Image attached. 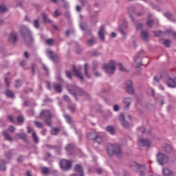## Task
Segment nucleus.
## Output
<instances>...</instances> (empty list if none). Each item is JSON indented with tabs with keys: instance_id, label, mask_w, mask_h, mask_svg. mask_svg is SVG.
Wrapping results in <instances>:
<instances>
[{
	"instance_id": "obj_1",
	"label": "nucleus",
	"mask_w": 176,
	"mask_h": 176,
	"mask_svg": "<svg viewBox=\"0 0 176 176\" xmlns=\"http://www.w3.org/2000/svg\"><path fill=\"white\" fill-rule=\"evenodd\" d=\"M20 31L28 46L32 45V42H34V39L32 38V35H31V32H30V30L27 27L23 25L21 26Z\"/></svg>"
},
{
	"instance_id": "obj_2",
	"label": "nucleus",
	"mask_w": 176,
	"mask_h": 176,
	"mask_svg": "<svg viewBox=\"0 0 176 176\" xmlns=\"http://www.w3.org/2000/svg\"><path fill=\"white\" fill-rule=\"evenodd\" d=\"M107 153L109 156H118V157H122V148H120V145L119 144H109L107 147Z\"/></svg>"
},
{
	"instance_id": "obj_3",
	"label": "nucleus",
	"mask_w": 176,
	"mask_h": 176,
	"mask_svg": "<svg viewBox=\"0 0 176 176\" xmlns=\"http://www.w3.org/2000/svg\"><path fill=\"white\" fill-rule=\"evenodd\" d=\"M104 71L109 75H113L116 71V66L115 65V60H110L109 63L104 64L103 67Z\"/></svg>"
},
{
	"instance_id": "obj_4",
	"label": "nucleus",
	"mask_w": 176,
	"mask_h": 176,
	"mask_svg": "<svg viewBox=\"0 0 176 176\" xmlns=\"http://www.w3.org/2000/svg\"><path fill=\"white\" fill-rule=\"evenodd\" d=\"M132 167H134L135 171L140 173V176H144L145 174V170H146V166L145 165H140L135 162H132Z\"/></svg>"
},
{
	"instance_id": "obj_5",
	"label": "nucleus",
	"mask_w": 176,
	"mask_h": 176,
	"mask_svg": "<svg viewBox=\"0 0 176 176\" xmlns=\"http://www.w3.org/2000/svg\"><path fill=\"white\" fill-rule=\"evenodd\" d=\"M68 90L70 94H72L75 97H76V96H86V92L85 90L80 88H78L75 86H73L72 89L68 88Z\"/></svg>"
},
{
	"instance_id": "obj_6",
	"label": "nucleus",
	"mask_w": 176,
	"mask_h": 176,
	"mask_svg": "<svg viewBox=\"0 0 176 176\" xmlns=\"http://www.w3.org/2000/svg\"><path fill=\"white\" fill-rule=\"evenodd\" d=\"M72 166V163L71 161L66 160H62L60 162V166L63 170H65V171H68L69 168H71V166Z\"/></svg>"
},
{
	"instance_id": "obj_7",
	"label": "nucleus",
	"mask_w": 176,
	"mask_h": 176,
	"mask_svg": "<svg viewBox=\"0 0 176 176\" xmlns=\"http://www.w3.org/2000/svg\"><path fill=\"white\" fill-rule=\"evenodd\" d=\"M157 159L158 163L160 164H166V163H168V157L163 153H158L157 155Z\"/></svg>"
},
{
	"instance_id": "obj_8",
	"label": "nucleus",
	"mask_w": 176,
	"mask_h": 176,
	"mask_svg": "<svg viewBox=\"0 0 176 176\" xmlns=\"http://www.w3.org/2000/svg\"><path fill=\"white\" fill-rule=\"evenodd\" d=\"M125 89L129 94H134V89L133 88V82L127 80L125 83Z\"/></svg>"
},
{
	"instance_id": "obj_9",
	"label": "nucleus",
	"mask_w": 176,
	"mask_h": 176,
	"mask_svg": "<svg viewBox=\"0 0 176 176\" xmlns=\"http://www.w3.org/2000/svg\"><path fill=\"white\" fill-rule=\"evenodd\" d=\"M138 144L140 146H143L146 148H149V146H151V140L144 138L139 139Z\"/></svg>"
},
{
	"instance_id": "obj_10",
	"label": "nucleus",
	"mask_w": 176,
	"mask_h": 176,
	"mask_svg": "<svg viewBox=\"0 0 176 176\" xmlns=\"http://www.w3.org/2000/svg\"><path fill=\"white\" fill-rule=\"evenodd\" d=\"M41 118H45L46 119H51L52 118V113L49 110H43L41 112Z\"/></svg>"
},
{
	"instance_id": "obj_11",
	"label": "nucleus",
	"mask_w": 176,
	"mask_h": 176,
	"mask_svg": "<svg viewBox=\"0 0 176 176\" xmlns=\"http://www.w3.org/2000/svg\"><path fill=\"white\" fill-rule=\"evenodd\" d=\"M8 41L12 42V43H16L17 42V34L15 32H12L8 35Z\"/></svg>"
},
{
	"instance_id": "obj_12",
	"label": "nucleus",
	"mask_w": 176,
	"mask_h": 176,
	"mask_svg": "<svg viewBox=\"0 0 176 176\" xmlns=\"http://www.w3.org/2000/svg\"><path fill=\"white\" fill-rule=\"evenodd\" d=\"M166 84L168 85V87H175L176 86V78L173 79V78H169L167 81H166Z\"/></svg>"
},
{
	"instance_id": "obj_13",
	"label": "nucleus",
	"mask_w": 176,
	"mask_h": 176,
	"mask_svg": "<svg viewBox=\"0 0 176 176\" xmlns=\"http://www.w3.org/2000/svg\"><path fill=\"white\" fill-rule=\"evenodd\" d=\"M73 72H74L77 78H79V79H81V80H83V76H82V73H80V69H77L76 67L74 66Z\"/></svg>"
},
{
	"instance_id": "obj_14",
	"label": "nucleus",
	"mask_w": 176,
	"mask_h": 176,
	"mask_svg": "<svg viewBox=\"0 0 176 176\" xmlns=\"http://www.w3.org/2000/svg\"><path fill=\"white\" fill-rule=\"evenodd\" d=\"M131 102H133V99L131 98H124V104H125V108L126 109H129V107L131 105Z\"/></svg>"
},
{
	"instance_id": "obj_15",
	"label": "nucleus",
	"mask_w": 176,
	"mask_h": 176,
	"mask_svg": "<svg viewBox=\"0 0 176 176\" xmlns=\"http://www.w3.org/2000/svg\"><path fill=\"white\" fill-rule=\"evenodd\" d=\"M162 174L164 176H174V172L168 168L163 169Z\"/></svg>"
},
{
	"instance_id": "obj_16",
	"label": "nucleus",
	"mask_w": 176,
	"mask_h": 176,
	"mask_svg": "<svg viewBox=\"0 0 176 176\" xmlns=\"http://www.w3.org/2000/svg\"><path fill=\"white\" fill-rule=\"evenodd\" d=\"M74 169L77 171V173H80V176H85V173H83V167L80 164H77L75 166Z\"/></svg>"
},
{
	"instance_id": "obj_17",
	"label": "nucleus",
	"mask_w": 176,
	"mask_h": 176,
	"mask_svg": "<svg viewBox=\"0 0 176 176\" xmlns=\"http://www.w3.org/2000/svg\"><path fill=\"white\" fill-rule=\"evenodd\" d=\"M104 26H101L98 32V36L100 39H102V41H104L105 39V34H104Z\"/></svg>"
},
{
	"instance_id": "obj_18",
	"label": "nucleus",
	"mask_w": 176,
	"mask_h": 176,
	"mask_svg": "<svg viewBox=\"0 0 176 176\" xmlns=\"http://www.w3.org/2000/svg\"><path fill=\"white\" fill-rule=\"evenodd\" d=\"M140 36L143 41H148V38H149V32L148 31H142L140 34Z\"/></svg>"
},
{
	"instance_id": "obj_19",
	"label": "nucleus",
	"mask_w": 176,
	"mask_h": 176,
	"mask_svg": "<svg viewBox=\"0 0 176 176\" xmlns=\"http://www.w3.org/2000/svg\"><path fill=\"white\" fill-rule=\"evenodd\" d=\"M94 141V142H97V144H101V142L104 141V138L101 135H99L98 133V135H96V137L95 138V140Z\"/></svg>"
},
{
	"instance_id": "obj_20",
	"label": "nucleus",
	"mask_w": 176,
	"mask_h": 176,
	"mask_svg": "<svg viewBox=\"0 0 176 176\" xmlns=\"http://www.w3.org/2000/svg\"><path fill=\"white\" fill-rule=\"evenodd\" d=\"M98 133L96 132H90L88 133L87 137L89 140H91L94 141L96 140V137H97Z\"/></svg>"
},
{
	"instance_id": "obj_21",
	"label": "nucleus",
	"mask_w": 176,
	"mask_h": 176,
	"mask_svg": "<svg viewBox=\"0 0 176 176\" xmlns=\"http://www.w3.org/2000/svg\"><path fill=\"white\" fill-rule=\"evenodd\" d=\"M163 149L164 152L166 153H171L173 148H171V146L170 144H166L164 147Z\"/></svg>"
},
{
	"instance_id": "obj_22",
	"label": "nucleus",
	"mask_w": 176,
	"mask_h": 176,
	"mask_svg": "<svg viewBox=\"0 0 176 176\" xmlns=\"http://www.w3.org/2000/svg\"><path fill=\"white\" fill-rule=\"evenodd\" d=\"M54 89L56 93H61V91H63V88L59 84H54Z\"/></svg>"
},
{
	"instance_id": "obj_23",
	"label": "nucleus",
	"mask_w": 176,
	"mask_h": 176,
	"mask_svg": "<svg viewBox=\"0 0 176 176\" xmlns=\"http://www.w3.org/2000/svg\"><path fill=\"white\" fill-rule=\"evenodd\" d=\"M3 135L5 138V140H7V141H13V139H12V138L10 137V135H9V133H8V131H3Z\"/></svg>"
},
{
	"instance_id": "obj_24",
	"label": "nucleus",
	"mask_w": 176,
	"mask_h": 176,
	"mask_svg": "<svg viewBox=\"0 0 176 176\" xmlns=\"http://www.w3.org/2000/svg\"><path fill=\"white\" fill-rule=\"evenodd\" d=\"M60 133V128L58 127H53L51 130L52 135H57Z\"/></svg>"
},
{
	"instance_id": "obj_25",
	"label": "nucleus",
	"mask_w": 176,
	"mask_h": 176,
	"mask_svg": "<svg viewBox=\"0 0 176 176\" xmlns=\"http://www.w3.org/2000/svg\"><path fill=\"white\" fill-rule=\"evenodd\" d=\"M96 43V38L92 37L87 41V46H93Z\"/></svg>"
},
{
	"instance_id": "obj_26",
	"label": "nucleus",
	"mask_w": 176,
	"mask_h": 176,
	"mask_svg": "<svg viewBox=\"0 0 176 176\" xmlns=\"http://www.w3.org/2000/svg\"><path fill=\"white\" fill-rule=\"evenodd\" d=\"M6 95L10 98H13V97H14V94H13V92L9 89L6 91Z\"/></svg>"
},
{
	"instance_id": "obj_27",
	"label": "nucleus",
	"mask_w": 176,
	"mask_h": 176,
	"mask_svg": "<svg viewBox=\"0 0 176 176\" xmlns=\"http://www.w3.org/2000/svg\"><path fill=\"white\" fill-rule=\"evenodd\" d=\"M64 118L66 119L67 123L69 124H71L72 123V119L71 118V116L68 114H64Z\"/></svg>"
},
{
	"instance_id": "obj_28",
	"label": "nucleus",
	"mask_w": 176,
	"mask_h": 176,
	"mask_svg": "<svg viewBox=\"0 0 176 176\" xmlns=\"http://www.w3.org/2000/svg\"><path fill=\"white\" fill-rule=\"evenodd\" d=\"M44 23H52V20L47 19V15L45 13L42 14Z\"/></svg>"
},
{
	"instance_id": "obj_29",
	"label": "nucleus",
	"mask_w": 176,
	"mask_h": 176,
	"mask_svg": "<svg viewBox=\"0 0 176 176\" xmlns=\"http://www.w3.org/2000/svg\"><path fill=\"white\" fill-rule=\"evenodd\" d=\"M106 130L110 134H113L115 133V128L112 126H107Z\"/></svg>"
},
{
	"instance_id": "obj_30",
	"label": "nucleus",
	"mask_w": 176,
	"mask_h": 176,
	"mask_svg": "<svg viewBox=\"0 0 176 176\" xmlns=\"http://www.w3.org/2000/svg\"><path fill=\"white\" fill-rule=\"evenodd\" d=\"M88 69H89V65L86 63L85 65V74L87 78H90V75H89V73L87 72Z\"/></svg>"
},
{
	"instance_id": "obj_31",
	"label": "nucleus",
	"mask_w": 176,
	"mask_h": 176,
	"mask_svg": "<svg viewBox=\"0 0 176 176\" xmlns=\"http://www.w3.org/2000/svg\"><path fill=\"white\" fill-rule=\"evenodd\" d=\"M16 136L21 138L22 140H25L27 138V135L25 133H16Z\"/></svg>"
},
{
	"instance_id": "obj_32",
	"label": "nucleus",
	"mask_w": 176,
	"mask_h": 176,
	"mask_svg": "<svg viewBox=\"0 0 176 176\" xmlns=\"http://www.w3.org/2000/svg\"><path fill=\"white\" fill-rule=\"evenodd\" d=\"M41 172L43 174H50V170H49V168L47 167H43L41 168Z\"/></svg>"
},
{
	"instance_id": "obj_33",
	"label": "nucleus",
	"mask_w": 176,
	"mask_h": 176,
	"mask_svg": "<svg viewBox=\"0 0 176 176\" xmlns=\"http://www.w3.org/2000/svg\"><path fill=\"white\" fill-rule=\"evenodd\" d=\"M34 124L36 126V127H38V129H43V127L44 126L43 123H42L39 121L34 122Z\"/></svg>"
},
{
	"instance_id": "obj_34",
	"label": "nucleus",
	"mask_w": 176,
	"mask_h": 176,
	"mask_svg": "<svg viewBox=\"0 0 176 176\" xmlns=\"http://www.w3.org/2000/svg\"><path fill=\"white\" fill-rule=\"evenodd\" d=\"M14 86L16 89H19V87H21V86H23V83H21V81H20L19 80H16L15 81Z\"/></svg>"
},
{
	"instance_id": "obj_35",
	"label": "nucleus",
	"mask_w": 176,
	"mask_h": 176,
	"mask_svg": "<svg viewBox=\"0 0 176 176\" xmlns=\"http://www.w3.org/2000/svg\"><path fill=\"white\" fill-rule=\"evenodd\" d=\"M45 43H47V45L52 46L53 43H54V40H53L52 38H49L45 41Z\"/></svg>"
},
{
	"instance_id": "obj_36",
	"label": "nucleus",
	"mask_w": 176,
	"mask_h": 176,
	"mask_svg": "<svg viewBox=\"0 0 176 176\" xmlns=\"http://www.w3.org/2000/svg\"><path fill=\"white\" fill-rule=\"evenodd\" d=\"M32 138H33V140H34V142H36V144H38V136L36 135V133L33 132Z\"/></svg>"
},
{
	"instance_id": "obj_37",
	"label": "nucleus",
	"mask_w": 176,
	"mask_h": 176,
	"mask_svg": "<svg viewBox=\"0 0 176 176\" xmlns=\"http://www.w3.org/2000/svg\"><path fill=\"white\" fill-rule=\"evenodd\" d=\"M121 124L124 129H128V127H130V124H129V122L126 121L122 122Z\"/></svg>"
},
{
	"instance_id": "obj_38",
	"label": "nucleus",
	"mask_w": 176,
	"mask_h": 176,
	"mask_svg": "<svg viewBox=\"0 0 176 176\" xmlns=\"http://www.w3.org/2000/svg\"><path fill=\"white\" fill-rule=\"evenodd\" d=\"M171 43V41L166 39L164 41V45L166 47H170V44Z\"/></svg>"
},
{
	"instance_id": "obj_39",
	"label": "nucleus",
	"mask_w": 176,
	"mask_h": 176,
	"mask_svg": "<svg viewBox=\"0 0 176 176\" xmlns=\"http://www.w3.org/2000/svg\"><path fill=\"white\" fill-rule=\"evenodd\" d=\"M146 25H147V27H148V28H151L152 25H153V20H152V19L148 20L146 22Z\"/></svg>"
},
{
	"instance_id": "obj_40",
	"label": "nucleus",
	"mask_w": 176,
	"mask_h": 176,
	"mask_svg": "<svg viewBox=\"0 0 176 176\" xmlns=\"http://www.w3.org/2000/svg\"><path fill=\"white\" fill-rule=\"evenodd\" d=\"M8 9L6 7L3 6H0V13H4V12H7Z\"/></svg>"
},
{
	"instance_id": "obj_41",
	"label": "nucleus",
	"mask_w": 176,
	"mask_h": 176,
	"mask_svg": "<svg viewBox=\"0 0 176 176\" xmlns=\"http://www.w3.org/2000/svg\"><path fill=\"white\" fill-rule=\"evenodd\" d=\"M164 16H165V17H166V19H171V17H173V14L168 12H166L164 14Z\"/></svg>"
},
{
	"instance_id": "obj_42",
	"label": "nucleus",
	"mask_w": 176,
	"mask_h": 176,
	"mask_svg": "<svg viewBox=\"0 0 176 176\" xmlns=\"http://www.w3.org/2000/svg\"><path fill=\"white\" fill-rule=\"evenodd\" d=\"M34 25L35 27V28H39V21L38 19H35L34 21Z\"/></svg>"
},
{
	"instance_id": "obj_43",
	"label": "nucleus",
	"mask_w": 176,
	"mask_h": 176,
	"mask_svg": "<svg viewBox=\"0 0 176 176\" xmlns=\"http://www.w3.org/2000/svg\"><path fill=\"white\" fill-rule=\"evenodd\" d=\"M125 119H126V117H124V115L123 114L120 115L119 120L121 121V123L123 122H126Z\"/></svg>"
},
{
	"instance_id": "obj_44",
	"label": "nucleus",
	"mask_w": 176,
	"mask_h": 176,
	"mask_svg": "<svg viewBox=\"0 0 176 176\" xmlns=\"http://www.w3.org/2000/svg\"><path fill=\"white\" fill-rule=\"evenodd\" d=\"M65 74H66V76H67L69 79H72V74H71V72H69V71H66V72H65Z\"/></svg>"
},
{
	"instance_id": "obj_45",
	"label": "nucleus",
	"mask_w": 176,
	"mask_h": 176,
	"mask_svg": "<svg viewBox=\"0 0 176 176\" xmlns=\"http://www.w3.org/2000/svg\"><path fill=\"white\" fill-rule=\"evenodd\" d=\"M17 122H18V123H23V122H24V117L23 116H19L17 118Z\"/></svg>"
},
{
	"instance_id": "obj_46",
	"label": "nucleus",
	"mask_w": 176,
	"mask_h": 176,
	"mask_svg": "<svg viewBox=\"0 0 176 176\" xmlns=\"http://www.w3.org/2000/svg\"><path fill=\"white\" fill-rule=\"evenodd\" d=\"M16 130V128L14 127L13 126H10L8 129V131H10V133H14V131Z\"/></svg>"
},
{
	"instance_id": "obj_47",
	"label": "nucleus",
	"mask_w": 176,
	"mask_h": 176,
	"mask_svg": "<svg viewBox=\"0 0 176 176\" xmlns=\"http://www.w3.org/2000/svg\"><path fill=\"white\" fill-rule=\"evenodd\" d=\"M61 15V12L58 11V10H56L54 14V17H58V16Z\"/></svg>"
},
{
	"instance_id": "obj_48",
	"label": "nucleus",
	"mask_w": 176,
	"mask_h": 176,
	"mask_svg": "<svg viewBox=\"0 0 176 176\" xmlns=\"http://www.w3.org/2000/svg\"><path fill=\"white\" fill-rule=\"evenodd\" d=\"M119 66H120V67H119L120 71H122V72H126V71H127V70L126 69V68H124V67H123V65H122L121 63L119 64Z\"/></svg>"
},
{
	"instance_id": "obj_49",
	"label": "nucleus",
	"mask_w": 176,
	"mask_h": 176,
	"mask_svg": "<svg viewBox=\"0 0 176 176\" xmlns=\"http://www.w3.org/2000/svg\"><path fill=\"white\" fill-rule=\"evenodd\" d=\"M69 109L72 113H74L76 111V108L75 107V105L70 106Z\"/></svg>"
},
{
	"instance_id": "obj_50",
	"label": "nucleus",
	"mask_w": 176,
	"mask_h": 176,
	"mask_svg": "<svg viewBox=\"0 0 176 176\" xmlns=\"http://www.w3.org/2000/svg\"><path fill=\"white\" fill-rule=\"evenodd\" d=\"M72 148H74V145L72 144H67L65 147L66 151H71V149H72Z\"/></svg>"
},
{
	"instance_id": "obj_51",
	"label": "nucleus",
	"mask_w": 176,
	"mask_h": 176,
	"mask_svg": "<svg viewBox=\"0 0 176 176\" xmlns=\"http://www.w3.org/2000/svg\"><path fill=\"white\" fill-rule=\"evenodd\" d=\"M7 119L11 122V123H14V120L13 119V117L12 116H8L7 117Z\"/></svg>"
},
{
	"instance_id": "obj_52",
	"label": "nucleus",
	"mask_w": 176,
	"mask_h": 176,
	"mask_svg": "<svg viewBox=\"0 0 176 176\" xmlns=\"http://www.w3.org/2000/svg\"><path fill=\"white\" fill-rule=\"evenodd\" d=\"M155 36H160L162 35V31L158 30L154 32Z\"/></svg>"
},
{
	"instance_id": "obj_53",
	"label": "nucleus",
	"mask_w": 176,
	"mask_h": 176,
	"mask_svg": "<svg viewBox=\"0 0 176 176\" xmlns=\"http://www.w3.org/2000/svg\"><path fill=\"white\" fill-rule=\"evenodd\" d=\"M45 123L47 126H49L50 127H52V122L49 121V120L45 119Z\"/></svg>"
},
{
	"instance_id": "obj_54",
	"label": "nucleus",
	"mask_w": 176,
	"mask_h": 176,
	"mask_svg": "<svg viewBox=\"0 0 176 176\" xmlns=\"http://www.w3.org/2000/svg\"><path fill=\"white\" fill-rule=\"evenodd\" d=\"M0 170H1V171H6V166L4 165H0Z\"/></svg>"
},
{
	"instance_id": "obj_55",
	"label": "nucleus",
	"mask_w": 176,
	"mask_h": 176,
	"mask_svg": "<svg viewBox=\"0 0 176 176\" xmlns=\"http://www.w3.org/2000/svg\"><path fill=\"white\" fill-rule=\"evenodd\" d=\"M139 131H140V133H142L143 134V133H145V128H144L142 126L139 128Z\"/></svg>"
},
{
	"instance_id": "obj_56",
	"label": "nucleus",
	"mask_w": 176,
	"mask_h": 176,
	"mask_svg": "<svg viewBox=\"0 0 176 176\" xmlns=\"http://www.w3.org/2000/svg\"><path fill=\"white\" fill-rule=\"evenodd\" d=\"M113 110L116 112H118V111H119V106H118V104H115L114 107H113Z\"/></svg>"
},
{
	"instance_id": "obj_57",
	"label": "nucleus",
	"mask_w": 176,
	"mask_h": 176,
	"mask_svg": "<svg viewBox=\"0 0 176 176\" xmlns=\"http://www.w3.org/2000/svg\"><path fill=\"white\" fill-rule=\"evenodd\" d=\"M136 30H142V23H140L137 25Z\"/></svg>"
},
{
	"instance_id": "obj_58",
	"label": "nucleus",
	"mask_w": 176,
	"mask_h": 176,
	"mask_svg": "<svg viewBox=\"0 0 176 176\" xmlns=\"http://www.w3.org/2000/svg\"><path fill=\"white\" fill-rule=\"evenodd\" d=\"M97 174H102L103 173V170L102 168H98L96 170Z\"/></svg>"
},
{
	"instance_id": "obj_59",
	"label": "nucleus",
	"mask_w": 176,
	"mask_h": 176,
	"mask_svg": "<svg viewBox=\"0 0 176 176\" xmlns=\"http://www.w3.org/2000/svg\"><path fill=\"white\" fill-rule=\"evenodd\" d=\"M134 61L135 63H137V61H141V58H140L139 56H138L134 58Z\"/></svg>"
},
{
	"instance_id": "obj_60",
	"label": "nucleus",
	"mask_w": 176,
	"mask_h": 176,
	"mask_svg": "<svg viewBox=\"0 0 176 176\" xmlns=\"http://www.w3.org/2000/svg\"><path fill=\"white\" fill-rule=\"evenodd\" d=\"M119 30H120V32H121V34L123 35V36L124 38V36H126V33H124V31H123V29H121L120 28Z\"/></svg>"
},
{
	"instance_id": "obj_61",
	"label": "nucleus",
	"mask_w": 176,
	"mask_h": 176,
	"mask_svg": "<svg viewBox=\"0 0 176 176\" xmlns=\"http://www.w3.org/2000/svg\"><path fill=\"white\" fill-rule=\"evenodd\" d=\"M65 16L67 17V19H69L71 17V14L68 12H66Z\"/></svg>"
},
{
	"instance_id": "obj_62",
	"label": "nucleus",
	"mask_w": 176,
	"mask_h": 176,
	"mask_svg": "<svg viewBox=\"0 0 176 176\" xmlns=\"http://www.w3.org/2000/svg\"><path fill=\"white\" fill-rule=\"evenodd\" d=\"M5 83L8 86V87H9L10 84H9V81L8 80V78H5Z\"/></svg>"
},
{
	"instance_id": "obj_63",
	"label": "nucleus",
	"mask_w": 176,
	"mask_h": 176,
	"mask_svg": "<svg viewBox=\"0 0 176 176\" xmlns=\"http://www.w3.org/2000/svg\"><path fill=\"white\" fill-rule=\"evenodd\" d=\"M26 64H27V61L25 60H23L21 62V65H22L23 67L25 66Z\"/></svg>"
},
{
	"instance_id": "obj_64",
	"label": "nucleus",
	"mask_w": 176,
	"mask_h": 176,
	"mask_svg": "<svg viewBox=\"0 0 176 176\" xmlns=\"http://www.w3.org/2000/svg\"><path fill=\"white\" fill-rule=\"evenodd\" d=\"M141 65H142V63L141 62L140 63H138L136 64V67L138 68V67H141Z\"/></svg>"
}]
</instances>
